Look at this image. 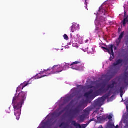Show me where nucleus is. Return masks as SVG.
<instances>
[{"label": "nucleus", "mask_w": 128, "mask_h": 128, "mask_svg": "<svg viewBox=\"0 0 128 128\" xmlns=\"http://www.w3.org/2000/svg\"><path fill=\"white\" fill-rule=\"evenodd\" d=\"M55 122H52V125L54 124Z\"/></svg>", "instance_id": "de8ad7c7"}, {"label": "nucleus", "mask_w": 128, "mask_h": 128, "mask_svg": "<svg viewBox=\"0 0 128 128\" xmlns=\"http://www.w3.org/2000/svg\"><path fill=\"white\" fill-rule=\"evenodd\" d=\"M84 4L86 5L84 7L88 10V2H86V0H85Z\"/></svg>", "instance_id": "e433bc0d"}, {"label": "nucleus", "mask_w": 128, "mask_h": 128, "mask_svg": "<svg viewBox=\"0 0 128 128\" xmlns=\"http://www.w3.org/2000/svg\"><path fill=\"white\" fill-rule=\"evenodd\" d=\"M108 48H109V52H108V54H111L112 56H112L110 57V60L112 61L114 58V45L113 44H109L108 45Z\"/></svg>", "instance_id": "6e6552de"}, {"label": "nucleus", "mask_w": 128, "mask_h": 128, "mask_svg": "<svg viewBox=\"0 0 128 128\" xmlns=\"http://www.w3.org/2000/svg\"><path fill=\"white\" fill-rule=\"evenodd\" d=\"M82 128H86L87 125H86V124H82Z\"/></svg>", "instance_id": "58836bf2"}, {"label": "nucleus", "mask_w": 128, "mask_h": 128, "mask_svg": "<svg viewBox=\"0 0 128 128\" xmlns=\"http://www.w3.org/2000/svg\"><path fill=\"white\" fill-rule=\"evenodd\" d=\"M50 68H48L46 70H44L43 71H40L39 72V74H50Z\"/></svg>", "instance_id": "f3484780"}, {"label": "nucleus", "mask_w": 128, "mask_h": 128, "mask_svg": "<svg viewBox=\"0 0 128 128\" xmlns=\"http://www.w3.org/2000/svg\"><path fill=\"white\" fill-rule=\"evenodd\" d=\"M70 38H72V40H74V42H78L80 40V35L76 34L73 36L72 38V34H70Z\"/></svg>", "instance_id": "9d476101"}, {"label": "nucleus", "mask_w": 128, "mask_h": 128, "mask_svg": "<svg viewBox=\"0 0 128 128\" xmlns=\"http://www.w3.org/2000/svg\"><path fill=\"white\" fill-rule=\"evenodd\" d=\"M126 112H128V106H126Z\"/></svg>", "instance_id": "79ce46f5"}, {"label": "nucleus", "mask_w": 128, "mask_h": 128, "mask_svg": "<svg viewBox=\"0 0 128 128\" xmlns=\"http://www.w3.org/2000/svg\"><path fill=\"white\" fill-rule=\"evenodd\" d=\"M124 84H128V72H124V76L123 78Z\"/></svg>", "instance_id": "4468645a"}, {"label": "nucleus", "mask_w": 128, "mask_h": 128, "mask_svg": "<svg viewBox=\"0 0 128 128\" xmlns=\"http://www.w3.org/2000/svg\"><path fill=\"white\" fill-rule=\"evenodd\" d=\"M106 118H108V116L104 114L97 118V120H106Z\"/></svg>", "instance_id": "aec40b11"}, {"label": "nucleus", "mask_w": 128, "mask_h": 128, "mask_svg": "<svg viewBox=\"0 0 128 128\" xmlns=\"http://www.w3.org/2000/svg\"><path fill=\"white\" fill-rule=\"evenodd\" d=\"M26 94H28V92L22 91L19 92L17 96L13 98L12 104L14 106V114L16 116V120H20L22 106L24 104V100L26 98Z\"/></svg>", "instance_id": "f257e3e1"}, {"label": "nucleus", "mask_w": 128, "mask_h": 128, "mask_svg": "<svg viewBox=\"0 0 128 128\" xmlns=\"http://www.w3.org/2000/svg\"><path fill=\"white\" fill-rule=\"evenodd\" d=\"M70 104L66 105V107H64L62 110L60 111L57 114L58 116H60V114H62V112H64V110H68V108H70Z\"/></svg>", "instance_id": "ddd939ff"}, {"label": "nucleus", "mask_w": 128, "mask_h": 128, "mask_svg": "<svg viewBox=\"0 0 128 128\" xmlns=\"http://www.w3.org/2000/svg\"><path fill=\"white\" fill-rule=\"evenodd\" d=\"M93 120H94V118H92L88 120V124H90V122H93Z\"/></svg>", "instance_id": "ea45409f"}, {"label": "nucleus", "mask_w": 128, "mask_h": 128, "mask_svg": "<svg viewBox=\"0 0 128 128\" xmlns=\"http://www.w3.org/2000/svg\"><path fill=\"white\" fill-rule=\"evenodd\" d=\"M124 32H122L120 34V36H119L118 38L119 40H122V38H124Z\"/></svg>", "instance_id": "cd10ccee"}, {"label": "nucleus", "mask_w": 128, "mask_h": 128, "mask_svg": "<svg viewBox=\"0 0 128 128\" xmlns=\"http://www.w3.org/2000/svg\"><path fill=\"white\" fill-rule=\"evenodd\" d=\"M124 14H126V12H124Z\"/></svg>", "instance_id": "8fccbe9b"}, {"label": "nucleus", "mask_w": 128, "mask_h": 128, "mask_svg": "<svg viewBox=\"0 0 128 128\" xmlns=\"http://www.w3.org/2000/svg\"><path fill=\"white\" fill-rule=\"evenodd\" d=\"M63 36H64V40H68V36L66 34H64Z\"/></svg>", "instance_id": "f704fd0d"}, {"label": "nucleus", "mask_w": 128, "mask_h": 128, "mask_svg": "<svg viewBox=\"0 0 128 128\" xmlns=\"http://www.w3.org/2000/svg\"><path fill=\"white\" fill-rule=\"evenodd\" d=\"M88 42V40H86V41H85V42Z\"/></svg>", "instance_id": "49530a36"}, {"label": "nucleus", "mask_w": 128, "mask_h": 128, "mask_svg": "<svg viewBox=\"0 0 128 128\" xmlns=\"http://www.w3.org/2000/svg\"><path fill=\"white\" fill-rule=\"evenodd\" d=\"M88 50H89L88 48Z\"/></svg>", "instance_id": "3c124183"}, {"label": "nucleus", "mask_w": 128, "mask_h": 128, "mask_svg": "<svg viewBox=\"0 0 128 128\" xmlns=\"http://www.w3.org/2000/svg\"><path fill=\"white\" fill-rule=\"evenodd\" d=\"M77 30H80V26H78V25L73 24L70 27V31L72 32H74Z\"/></svg>", "instance_id": "9b49d317"}, {"label": "nucleus", "mask_w": 128, "mask_h": 128, "mask_svg": "<svg viewBox=\"0 0 128 128\" xmlns=\"http://www.w3.org/2000/svg\"><path fill=\"white\" fill-rule=\"evenodd\" d=\"M116 48H116V46H114V50H116Z\"/></svg>", "instance_id": "a18cd8bd"}, {"label": "nucleus", "mask_w": 128, "mask_h": 128, "mask_svg": "<svg viewBox=\"0 0 128 128\" xmlns=\"http://www.w3.org/2000/svg\"><path fill=\"white\" fill-rule=\"evenodd\" d=\"M80 112V105L76 106L74 110H72V114L70 116L71 118H76V116Z\"/></svg>", "instance_id": "20e7f679"}, {"label": "nucleus", "mask_w": 128, "mask_h": 128, "mask_svg": "<svg viewBox=\"0 0 128 128\" xmlns=\"http://www.w3.org/2000/svg\"><path fill=\"white\" fill-rule=\"evenodd\" d=\"M37 76V78H44V76H48L46 75H43V76H40V74L38 73V74H36V76Z\"/></svg>", "instance_id": "2f4dec72"}, {"label": "nucleus", "mask_w": 128, "mask_h": 128, "mask_svg": "<svg viewBox=\"0 0 128 128\" xmlns=\"http://www.w3.org/2000/svg\"><path fill=\"white\" fill-rule=\"evenodd\" d=\"M128 22V17H126L122 20L124 26V24H126V22Z\"/></svg>", "instance_id": "72a5a7b5"}, {"label": "nucleus", "mask_w": 128, "mask_h": 128, "mask_svg": "<svg viewBox=\"0 0 128 128\" xmlns=\"http://www.w3.org/2000/svg\"><path fill=\"white\" fill-rule=\"evenodd\" d=\"M116 84V82L114 80H112L111 83L107 86L106 90H108L110 88H114Z\"/></svg>", "instance_id": "1a4fd4ad"}, {"label": "nucleus", "mask_w": 128, "mask_h": 128, "mask_svg": "<svg viewBox=\"0 0 128 128\" xmlns=\"http://www.w3.org/2000/svg\"><path fill=\"white\" fill-rule=\"evenodd\" d=\"M24 88H22V84H21L18 87H17L16 90V92H20V90H23Z\"/></svg>", "instance_id": "393cba45"}, {"label": "nucleus", "mask_w": 128, "mask_h": 128, "mask_svg": "<svg viewBox=\"0 0 128 128\" xmlns=\"http://www.w3.org/2000/svg\"><path fill=\"white\" fill-rule=\"evenodd\" d=\"M22 84V88H25V86H26L28 84H30V81L24 82Z\"/></svg>", "instance_id": "bb28decb"}, {"label": "nucleus", "mask_w": 128, "mask_h": 128, "mask_svg": "<svg viewBox=\"0 0 128 128\" xmlns=\"http://www.w3.org/2000/svg\"><path fill=\"white\" fill-rule=\"evenodd\" d=\"M70 66V64L68 63H66L64 65L62 64L60 66L62 67V71L68 70Z\"/></svg>", "instance_id": "dca6fc26"}, {"label": "nucleus", "mask_w": 128, "mask_h": 128, "mask_svg": "<svg viewBox=\"0 0 128 128\" xmlns=\"http://www.w3.org/2000/svg\"><path fill=\"white\" fill-rule=\"evenodd\" d=\"M107 118H108V120H112V116L110 115H109L107 116Z\"/></svg>", "instance_id": "c9c22d12"}, {"label": "nucleus", "mask_w": 128, "mask_h": 128, "mask_svg": "<svg viewBox=\"0 0 128 128\" xmlns=\"http://www.w3.org/2000/svg\"><path fill=\"white\" fill-rule=\"evenodd\" d=\"M120 96L122 98V92H120Z\"/></svg>", "instance_id": "a19ab883"}, {"label": "nucleus", "mask_w": 128, "mask_h": 128, "mask_svg": "<svg viewBox=\"0 0 128 128\" xmlns=\"http://www.w3.org/2000/svg\"><path fill=\"white\" fill-rule=\"evenodd\" d=\"M114 128H118V125H116Z\"/></svg>", "instance_id": "c03bdc74"}, {"label": "nucleus", "mask_w": 128, "mask_h": 128, "mask_svg": "<svg viewBox=\"0 0 128 128\" xmlns=\"http://www.w3.org/2000/svg\"><path fill=\"white\" fill-rule=\"evenodd\" d=\"M110 94H112V92L110 90L108 93H106L104 96L98 98H99L101 102H104L106 98H108V97L110 96Z\"/></svg>", "instance_id": "0eeeda50"}, {"label": "nucleus", "mask_w": 128, "mask_h": 128, "mask_svg": "<svg viewBox=\"0 0 128 128\" xmlns=\"http://www.w3.org/2000/svg\"><path fill=\"white\" fill-rule=\"evenodd\" d=\"M108 128H113L114 126V124H112V123H109L108 125H107Z\"/></svg>", "instance_id": "473e14b6"}, {"label": "nucleus", "mask_w": 128, "mask_h": 128, "mask_svg": "<svg viewBox=\"0 0 128 128\" xmlns=\"http://www.w3.org/2000/svg\"><path fill=\"white\" fill-rule=\"evenodd\" d=\"M82 66V61H75L72 62L71 64H70V68L72 70H80V68Z\"/></svg>", "instance_id": "7ed1b4c3"}, {"label": "nucleus", "mask_w": 128, "mask_h": 128, "mask_svg": "<svg viewBox=\"0 0 128 128\" xmlns=\"http://www.w3.org/2000/svg\"><path fill=\"white\" fill-rule=\"evenodd\" d=\"M50 68V70L49 71L50 74H58L62 72V68L60 65H54L52 68Z\"/></svg>", "instance_id": "f03ea898"}, {"label": "nucleus", "mask_w": 128, "mask_h": 128, "mask_svg": "<svg viewBox=\"0 0 128 128\" xmlns=\"http://www.w3.org/2000/svg\"><path fill=\"white\" fill-rule=\"evenodd\" d=\"M72 124H73V126H76V128H82L80 124H78V123H76L75 120L72 121Z\"/></svg>", "instance_id": "412c9836"}, {"label": "nucleus", "mask_w": 128, "mask_h": 128, "mask_svg": "<svg viewBox=\"0 0 128 128\" xmlns=\"http://www.w3.org/2000/svg\"><path fill=\"white\" fill-rule=\"evenodd\" d=\"M98 12H100V14H103V16H106V10L104 9V8H102V6H100L99 8Z\"/></svg>", "instance_id": "2eb2a0df"}, {"label": "nucleus", "mask_w": 128, "mask_h": 128, "mask_svg": "<svg viewBox=\"0 0 128 128\" xmlns=\"http://www.w3.org/2000/svg\"><path fill=\"white\" fill-rule=\"evenodd\" d=\"M104 93V92L102 90V89L100 88L99 89L95 91V96H100L101 94H102Z\"/></svg>", "instance_id": "f8f14e48"}, {"label": "nucleus", "mask_w": 128, "mask_h": 128, "mask_svg": "<svg viewBox=\"0 0 128 128\" xmlns=\"http://www.w3.org/2000/svg\"><path fill=\"white\" fill-rule=\"evenodd\" d=\"M68 127V124L66 122H62L60 125V128H66Z\"/></svg>", "instance_id": "5701e85b"}, {"label": "nucleus", "mask_w": 128, "mask_h": 128, "mask_svg": "<svg viewBox=\"0 0 128 128\" xmlns=\"http://www.w3.org/2000/svg\"><path fill=\"white\" fill-rule=\"evenodd\" d=\"M122 62H124V60L122 59H118L117 60H116V62L113 63L112 65L114 66H118V64H122Z\"/></svg>", "instance_id": "a211bd4d"}, {"label": "nucleus", "mask_w": 128, "mask_h": 128, "mask_svg": "<svg viewBox=\"0 0 128 128\" xmlns=\"http://www.w3.org/2000/svg\"><path fill=\"white\" fill-rule=\"evenodd\" d=\"M98 128H102V126L100 125V126H99Z\"/></svg>", "instance_id": "37998d69"}, {"label": "nucleus", "mask_w": 128, "mask_h": 128, "mask_svg": "<svg viewBox=\"0 0 128 128\" xmlns=\"http://www.w3.org/2000/svg\"><path fill=\"white\" fill-rule=\"evenodd\" d=\"M124 87H120V92H124Z\"/></svg>", "instance_id": "4c0bfd02"}, {"label": "nucleus", "mask_w": 128, "mask_h": 128, "mask_svg": "<svg viewBox=\"0 0 128 128\" xmlns=\"http://www.w3.org/2000/svg\"><path fill=\"white\" fill-rule=\"evenodd\" d=\"M102 102L98 98L96 100H95L94 102V106H102Z\"/></svg>", "instance_id": "6ab92c4d"}, {"label": "nucleus", "mask_w": 128, "mask_h": 128, "mask_svg": "<svg viewBox=\"0 0 128 128\" xmlns=\"http://www.w3.org/2000/svg\"><path fill=\"white\" fill-rule=\"evenodd\" d=\"M94 90H92V89H91L89 91L84 94V96H85V98H96V96L92 94Z\"/></svg>", "instance_id": "423d86ee"}, {"label": "nucleus", "mask_w": 128, "mask_h": 128, "mask_svg": "<svg viewBox=\"0 0 128 128\" xmlns=\"http://www.w3.org/2000/svg\"><path fill=\"white\" fill-rule=\"evenodd\" d=\"M120 42H122V39H119V38H118V39L116 40V42L117 46H120Z\"/></svg>", "instance_id": "a878e982"}, {"label": "nucleus", "mask_w": 128, "mask_h": 128, "mask_svg": "<svg viewBox=\"0 0 128 128\" xmlns=\"http://www.w3.org/2000/svg\"><path fill=\"white\" fill-rule=\"evenodd\" d=\"M116 74V71H112L111 70H109L108 72H107L106 74L104 75V76L107 80H110L111 78H112Z\"/></svg>", "instance_id": "39448f33"}, {"label": "nucleus", "mask_w": 128, "mask_h": 128, "mask_svg": "<svg viewBox=\"0 0 128 128\" xmlns=\"http://www.w3.org/2000/svg\"><path fill=\"white\" fill-rule=\"evenodd\" d=\"M106 47H108V46H106ZM101 48H102V50H103L106 52H109V48H106V47L102 46Z\"/></svg>", "instance_id": "c756f323"}, {"label": "nucleus", "mask_w": 128, "mask_h": 128, "mask_svg": "<svg viewBox=\"0 0 128 128\" xmlns=\"http://www.w3.org/2000/svg\"><path fill=\"white\" fill-rule=\"evenodd\" d=\"M48 122H50V121H46V122H43V126H42V128H46V126H48Z\"/></svg>", "instance_id": "7c9ffc66"}, {"label": "nucleus", "mask_w": 128, "mask_h": 128, "mask_svg": "<svg viewBox=\"0 0 128 128\" xmlns=\"http://www.w3.org/2000/svg\"><path fill=\"white\" fill-rule=\"evenodd\" d=\"M84 118H86L85 114H82L79 116V120L80 122H82L84 120Z\"/></svg>", "instance_id": "4be33fe9"}, {"label": "nucleus", "mask_w": 128, "mask_h": 128, "mask_svg": "<svg viewBox=\"0 0 128 128\" xmlns=\"http://www.w3.org/2000/svg\"><path fill=\"white\" fill-rule=\"evenodd\" d=\"M106 47H108V46H106ZM101 48H102V50H103L106 52H109V48H106V47L102 46Z\"/></svg>", "instance_id": "c85d7f7f"}, {"label": "nucleus", "mask_w": 128, "mask_h": 128, "mask_svg": "<svg viewBox=\"0 0 128 128\" xmlns=\"http://www.w3.org/2000/svg\"><path fill=\"white\" fill-rule=\"evenodd\" d=\"M90 88H92V86H90V87H89Z\"/></svg>", "instance_id": "09e8293b"}, {"label": "nucleus", "mask_w": 128, "mask_h": 128, "mask_svg": "<svg viewBox=\"0 0 128 128\" xmlns=\"http://www.w3.org/2000/svg\"><path fill=\"white\" fill-rule=\"evenodd\" d=\"M105 86H106V84H103L100 88H102V90L104 92H108V90H106V88H104Z\"/></svg>", "instance_id": "b1692460"}]
</instances>
